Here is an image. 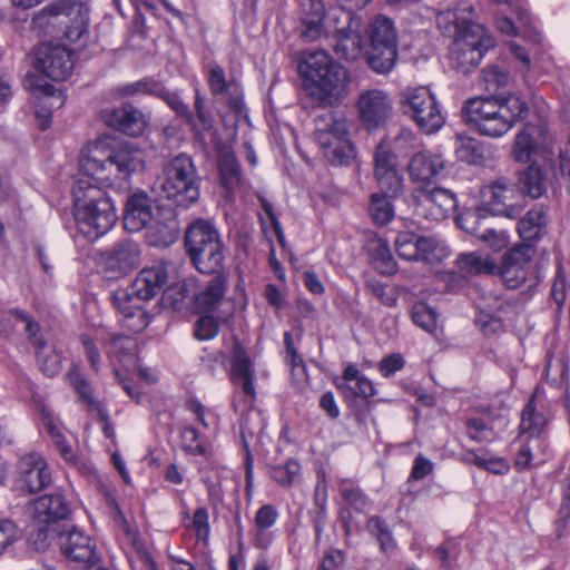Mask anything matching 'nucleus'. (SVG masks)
Listing matches in <instances>:
<instances>
[{"label": "nucleus", "mask_w": 570, "mask_h": 570, "mask_svg": "<svg viewBox=\"0 0 570 570\" xmlns=\"http://www.w3.org/2000/svg\"><path fill=\"white\" fill-rule=\"evenodd\" d=\"M29 341L36 348L37 361L42 373L49 377L58 375L62 368L61 356L55 351L53 346L37 334L29 337Z\"/></svg>", "instance_id": "f704fd0d"}, {"label": "nucleus", "mask_w": 570, "mask_h": 570, "mask_svg": "<svg viewBox=\"0 0 570 570\" xmlns=\"http://www.w3.org/2000/svg\"><path fill=\"white\" fill-rule=\"evenodd\" d=\"M75 217L80 229L90 237L106 234L116 223L111 199L88 180L79 179L72 187Z\"/></svg>", "instance_id": "39448f33"}, {"label": "nucleus", "mask_w": 570, "mask_h": 570, "mask_svg": "<svg viewBox=\"0 0 570 570\" xmlns=\"http://www.w3.org/2000/svg\"><path fill=\"white\" fill-rule=\"evenodd\" d=\"M139 245L131 239H122L102 254L104 271L110 278H120L140 264Z\"/></svg>", "instance_id": "a211bd4d"}, {"label": "nucleus", "mask_w": 570, "mask_h": 570, "mask_svg": "<svg viewBox=\"0 0 570 570\" xmlns=\"http://www.w3.org/2000/svg\"><path fill=\"white\" fill-rule=\"evenodd\" d=\"M37 67L46 77L63 81L73 67L71 53L62 46H42L37 53Z\"/></svg>", "instance_id": "412c9836"}, {"label": "nucleus", "mask_w": 570, "mask_h": 570, "mask_svg": "<svg viewBox=\"0 0 570 570\" xmlns=\"http://www.w3.org/2000/svg\"><path fill=\"white\" fill-rule=\"evenodd\" d=\"M298 72L307 95L322 105L333 106L347 94V69L323 50L305 52Z\"/></svg>", "instance_id": "7ed1b4c3"}, {"label": "nucleus", "mask_w": 570, "mask_h": 570, "mask_svg": "<svg viewBox=\"0 0 570 570\" xmlns=\"http://www.w3.org/2000/svg\"><path fill=\"white\" fill-rule=\"evenodd\" d=\"M415 242H419L417 233L412 230L400 232L394 242L397 255L405 261L416 259L417 252L414 249Z\"/></svg>", "instance_id": "603ef678"}, {"label": "nucleus", "mask_w": 570, "mask_h": 570, "mask_svg": "<svg viewBox=\"0 0 570 570\" xmlns=\"http://www.w3.org/2000/svg\"><path fill=\"white\" fill-rule=\"evenodd\" d=\"M468 436L475 442H484L492 434V426L481 417H469L465 421Z\"/></svg>", "instance_id": "bf43d9fd"}, {"label": "nucleus", "mask_w": 570, "mask_h": 570, "mask_svg": "<svg viewBox=\"0 0 570 570\" xmlns=\"http://www.w3.org/2000/svg\"><path fill=\"white\" fill-rule=\"evenodd\" d=\"M356 106L360 119L367 130H375L384 126L393 112L389 94L381 89L363 90Z\"/></svg>", "instance_id": "dca6fc26"}, {"label": "nucleus", "mask_w": 570, "mask_h": 570, "mask_svg": "<svg viewBox=\"0 0 570 570\" xmlns=\"http://www.w3.org/2000/svg\"><path fill=\"white\" fill-rule=\"evenodd\" d=\"M558 170L552 159H546L541 166L530 165L521 175L523 191L535 199L543 195L548 185L557 180Z\"/></svg>", "instance_id": "a878e982"}, {"label": "nucleus", "mask_w": 570, "mask_h": 570, "mask_svg": "<svg viewBox=\"0 0 570 570\" xmlns=\"http://www.w3.org/2000/svg\"><path fill=\"white\" fill-rule=\"evenodd\" d=\"M157 97L161 98L168 107L176 112L178 117L184 119V121L189 127H196V120L189 107L183 101L180 96L177 92L168 91L165 86H161V94Z\"/></svg>", "instance_id": "09e8293b"}, {"label": "nucleus", "mask_w": 570, "mask_h": 570, "mask_svg": "<svg viewBox=\"0 0 570 570\" xmlns=\"http://www.w3.org/2000/svg\"><path fill=\"white\" fill-rule=\"evenodd\" d=\"M547 215L542 207L530 209L518 223L519 236L525 242L540 239L546 233Z\"/></svg>", "instance_id": "c9c22d12"}, {"label": "nucleus", "mask_w": 570, "mask_h": 570, "mask_svg": "<svg viewBox=\"0 0 570 570\" xmlns=\"http://www.w3.org/2000/svg\"><path fill=\"white\" fill-rule=\"evenodd\" d=\"M106 353L120 363H132L136 357L137 342L128 335L112 334L104 341Z\"/></svg>", "instance_id": "4c0bfd02"}, {"label": "nucleus", "mask_w": 570, "mask_h": 570, "mask_svg": "<svg viewBox=\"0 0 570 570\" xmlns=\"http://www.w3.org/2000/svg\"><path fill=\"white\" fill-rule=\"evenodd\" d=\"M160 188L177 206L188 207L199 199L200 177L190 156L179 154L164 165Z\"/></svg>", "instance_id": "6e6552de"}, {"label": "nucleus", "mask_w": 570, "mask_h": 570, "mask_svg": "<svg viewBox=\"0 0 570 570\" xmlns=\"http://www.w3.org/2000/svg\"><path fill=\"white\" fill-rule=\"evenodd\" d=\"M527 112L525 101L511 92L471 98L462 108L464 122L491 138L505 135Z\"/></svg>", "instance_id": "f03ea898"}, {"label": "nucleus", "mask_w": 570, "mask_h": 570, "mask_svg": "<svg viewBox=\"0 0 570 570\" xmlns=\"http://www.w3.org/2000/svg\"><path fill=\"white\" fill-rule=\"evenodd\" d=\"M167 281V268L164 264L158 263L142 268L129 288L114 292L112 303L121 313L125 327L138 333L148 326L149 317L137 302L154 298L163 291Z\"/></svg>", "instance_id": "20e7f679"}, {"label": "nucleus", "mask_w": 570, "mask_h": 570, "mask_svg": "<svg viewBox=\"0 0 570 570\" xmlns=\"http://www.w3.org/2000/svg\"><path fill=\"white\" fill-rule=\"evenodd\" d=\"M157 216L153 212L151 199L144 193L131 195L125 207L124 226L129 232L146 228Z\"/></svg>", "instance_id": "cd10ccee"}, {"label": "nucleus", "mask_w": 570, "mask_h": 570, "mask_svg": "<svg viewBox=\"0 0 570 570\" xmlns=\"http://www.w3.org/2000/svg\"><path fill=\"white\" fill-rule=\"evenodd\" d=\"M71 8L67 1H55L38 11L32 18V23L38 27H45L48 23V18L58 17L60 14H69Z\"/></svg>", "instance_id": "6e6d98bb"}, {"label": "nucleus", "mask_w": 570, "mask_h": 570, "mask_svg": "<svg viewBox=\"0 0 570 570\" xmlns=\"http://www.w3.org/2000/svg\"><path fill=\"white\" fill-rule=\"evenodd\" d=\"M14 483L18 490L36 494L52 484V472L46 459L31 452L20 458L17 464Z\"/></svg>", "instance_id": "ddd939ff"}, {"label": "nucleus", "mask_w": 570, "mask_h": 570, "mask_svg": "<svg viewBox=\"0 0 570 570\" xmlns=\"http://www.w3.org/2000/svg\"><path fill=\"white\" fill-rule=\"evenodd\" d=\"M547 424L546 416L538 412L534 405V400H530L524 406L521 416L520 431L521 433H529L530 435H539Z\"/></svg>", "instance_id": "37998d69"}, {"label": "nucleus", "mask_w": 570, "mask_h": 570, "mask_svg": "<svg viewBox=\"0 0 570 570\" xmlns=\"http://www.w3.org/2000/svg\"><path fill=\"white\" fill-rule=\"evenodd\" d=\"M163 83L151 78H144L138 81L119 86L117 94L121 97H132L136 95L158 96L161 94Z\"/></svg>", "instance_id": "a18cd8bd"}, {"label": "nucleus", "mask_w": 570, "mask_h": 570, "mask_svg": "<svg viewBox=\"0 0 570 570\" xmlns=\"http://www.w3.org/2000/svg\"><path fill=\"white\" fill-rule=\"evenodd\" d=\"M395 169H399L397 156L393 153L390 144L382 140L374 153V174Z\"/></svg>", "instance_id": "8fccbe9b"}, {"label": "nucleus", "mask_w": 570, "mask_h": 570, "mask_svg": "<svg viewBox=\"0 0 570 570\" xmlns=\"http://www.w3.org/2000/svg\"><path fill=\"white\" fill-rule=\"evenodd\" d=\"M519 199H523V194L517 184L505 177H498L483 187L482 204L472 213L479 214V217H485L489 213L514 219L521 215L523 209Z\"/></svg>", "instance_id": "f8f14e48"}, {"label": "nucleus", "mask_w": 570, "mask_h": 570, "mask_svg": "<svg viewBox=\"0 0 570 570\" xmlns=\"http://www.w3.org/2000/svg\"><path fill=\"white\" fill-rule=\"evenodd\" d=\"M79 342L83 348V353L90 364V367L95 373H97L100 368L101 356L99 348L97 347L95 341L88 334H81L79 336Z\"/></svg>", "instance_id": "69168bd1"}, {"label": "nucleus", "mask_w": 570, "mask_h": 570, "mask_svg": "<svg viewBox=\"0 0 570 570\" xmlns=\"http://www.w3.org/2000/svg\"><path fill=\"white\" fill-rule=\"evenodd\" d=\"M157 216L146 227V239L149 245L167 247L176 242L179 234V224L173 209L156 208Z\"/></svg>", "instance_id": "393cba45"}, {"label": "nucleus", "mask_w": 570, "mask_h": 570, "mask_svg": "<svg viewBox=\"0 0 570 570\" xmlns=\"http://www.w3.org/2000/svg\"><path fill=\"white\" fill-rule=\"evenodd\" d=\"M400 107L421 131L434 134L444 125L445 118L428 87H407L400 94Z\"/></svg>", "instance_id": "9d476101"}, {"label": "nucleus", "mask_w": 570, "mask_h": 570, "mask_svg": "<svg viewBox=\"0 0 570 570\" xmlns=\"http://www.w3.org/2000/svg\"><path fill=\"white\" fill-rule=\"evenodd\" d=\"M364 55L372 71L390 73L397 61L399 36L394 21L382 13L368 19L363 30Z\"/></svg>", "instance_id": "423d86ee"}, {"label": "nucleus", "mask_w": 570, "mask_h": 570, "mask_svg": "<svg viewBox=\"0 0 570 570\" xmlns=\"http://www.w3.org/2000/svg\"><path fill=\"white\" fill-rule=\"evenodd\" d=\"M341 494L344 501L356 511H363L367 505V498L361 489L346 484L341 489Z\"/></svg>", "instance_id": "e2e57ef3"}, {"label": "nucleus", "mask_w": 570, "mask_h": 570, "mask_svg": "<svg viewBox=\"0 0 570 570\" xmlns=\"http://www.w3.org/2000/svg\"><path fill=\"white\" fill-rule=\"evenodd\" d=\"M230 363L232 382L239 385L246 395L253 397L255 395L254 364L236 336L232 338Z\"/></svg>", "instance_id": "b1692460"}, {"label": "nucleus", "mask_w": 570, "mask_h": 570, "mask_svg": "<svg viewBox=\"0 0 570 570\" xmlns=\"http://www.w3.org/2000/svg\"><path fill=\"white\" fill-rule=\"evenodd\" d=\"M548 131V126L543 120L539 124H527L522 131H520L513 146V158L518 163H527L530 160L534 146L544 139Z\"/></svg>", "instance_id": "7c9ffc66"}, {"label": "nucleus", "mask_w": 570, "mask_h": 570, "mask_svg": "<svg viewBox=\"0 0 570 570\" xmlns=\"http://www.w3.org/2000/svg\"><path fill=\"white\" fill-rule=\"evenodd\" d=\"M278 518L276 508L272 504L262 505L255 515V524L259 531L272 528Z\"/></svg>", "instance_id": "774afa93"}, {"label": "nucleus", "mask_w": 570, "mask_h": 570, "mask_svg": "<svg viewBox=\"0 0 570 570\" xmlns=\"http://www.w3.org/2000/svg\"><path fill=\"white\" fill-rule=\"evenodd\" d=\"M142 168V157L138 149L122 146L111 151L106 160L98 159L92 155H82L79 159V170L96 183L109 179V174L115 169L117 176L122 179L129 177L134 171ZM92 184L89 179H87Z\"/></svg>", "instance_id": "9b49d317"}, {"label": "nucleus", "mask_w": 570, "mask_h": 570, "mask_svg": "<svg viewBox=\"0 0 570 570\" xmlns=\"http://www.w3.org/2000/svg\"><path fill=\"white\" fill-rule=\"evenodd\" d=\"M474 18L473 6L465 1L441 11L436 17L439 30L452 39L450 65L464 75L476 68L484 55L495 47L492 35Z\"/></svg>", "instance_id": "f257e3e1"}, {"label": "nucleus", "mask_w": 570, "mask_h": 570, "mask_svg": "<svg viewBox=\"0 0 570 570\" xmlns=\"http://www.w3.org/2000/svg\"><path fill=\"white\" fill-rule=\"evenodd\" d=\"M18 540V528L10 519H0V556Z\"/></svg>", "instance_id": "338daca9"}, {"label": "nucleus", "mask_w": 570, "mask_h": 570, "mask_svg": "<svg viewBox=\"0 0 570 570\" xmlns=\"http://www.w3.org/2000/svg\"><path fill=\"white\" fill-rule=\"evenodd\" d=\"M194 109L196 111V127H190L195 132L207 131L213 126V117L205 109V100L200 95L199 90L195 91Z\"/></svg>", "instance_id": "13d9d810"}, {"label": "nucleus", "mask_w": 570, "mask_h": 570, "mask_svg": "<svg viewBox=\"0 0 570 570\" xmlns=\"http://www.w3.org/2000/svg\"><path fill=\"white\" fill-rule=\"evenodd\" d=\"M101 117L108 127L131 137L142 135L147 125L142 111L132 105L106 109L101 112Z\"/></svg>", "instance_id": "5701e85b"}, {"label": "nucleus", "mask_w": 570, "mask_h": 570, "mask_svg": "<svg viewBox=\"0 0 570 570\" xmlns=\"http://www.w3.org/2000/svg\"><path fill=\"white\" fill-rule=\"evenodd\" d=\"M326 7L323 0H299L296 32L304 42H315L326 35Z\"/></svg>", "instance_id": "f3484780"}, {"label": "nucleus", "mask_w": 570, "mask_h": 570, "mask_svg": "<svg viewBox=\"0 0 570 570\" xmlns=\"http://www.w3.org/2000/svg\"><path fill=\"white\" fill-rule=\"evenodd\" d=\"M213 275L214 277L207 283V285L193 295L195 309L198 313L213 311L224 296L226 288L225 276L222 272Z\"/></svg>", "instance_id": "2f4dec72"}, {"label": "nucleus", "mask_w": 570, "mask_h": 570, "mask_svg": "<svg viewBox=\"0 0 570 570\" xmlns=\"http://www.w3.org/2000/svg\"><path fill=\"white\" fill-rule=\"evenodd\" d=\"M455 154L460 160L470 165H481L484 160L482 144L472 137L458 136Z\"/></svg>", "instance_id": "79ce46f5"}, {"label": "nucleus", "mask_w": 570, "mask_h": 570, "mask_svg": "<svg viewBox=\"0 0 570 570\" xmlns=\"http://www.w3.org/2000/svg\"><path fill=\"white\" fill-rule=\"evenodd\" d=\"M315 139L324 157L334 166H345L355 157L348 138L347 120L343 115L326 112L315 118Z\"/></svg>", "instance_id": "1a4fd4ad"}, {"label": "nucleus", "mask_w": 570, "mask_h": 570, "mask_svg": "<svg viewBox=\"0 0 570 570\" xmlns=\"http://www.w3.org/2000/svg\"><path fill=\"white\" fill-rule=\"evenodd\" d=\"M392 197L382 193H374L368 202V215L372 222L377 226H385L394 218V206Z\"/></svg>", "instance_id": "58836bf2"}, {"label": "nucleus", "mask_w": 570, "mask_h": 570, "mask_svg": "<svg viewBox=\"0 0 570 570\" xmlns=\"http://www.w3.org/2000/svg\"><path fill=\"white\" fill-rule=\"evenodd\" d=\"M219 331V324L212 315L200 317L195 326V336L198 340H212Z\"/></svg>", "instance_id": "0e129e2a"}, {"label": "nucleus", "mask_w": 570, "mask_h": 570, "mask_svg": "<svg viewBox=\"0 0 570 570\" xmlns=\"http://www.w3.org/2000/svg\"><path fill=\"white\" fill-rule=\"evenodd\" d=\"M482 79L488 90L507 86L509 75L497 66H490L482 70Z\"/></svg>", "instance_id": "680f3d73"}, {"label": "nucleus", "mask_w": 570, "mask_h": 570, "mask_svg": "<svg viewBox=\"0 0 570 570\" xmlns=\"http://www.w3.org/2000/svg\"><path fill=\"white\" fill-rule=\"evenodd\" d=\"M413 322L429 333L436 330L435 312L424 303H416L412 309Z\"/></svg>", "instance_id": "864d4df0"}, {"label": "nucleus", "mask_w": 570, "mask_h": 570, "mask_svg": "<svg viewBox=\"0 0 570 570\" xmlns=\"http://www.w3.org/2000/svg\"><path fill=\"white\" fill-rule=\"evenodd\" d=\"M337 387L344 393L345 397L360 396L368 399L376 393L373 382L365 375L360 377L355 384H337Z\"/></svg>", "instance_id": "4d7b16f0"}, {"label": "nucleus", "mask_w": 570, "mask_h": 570, "mask_svg": "<svg viewBox=\"0 0 570 570\" xmlns=\"http://www.w3.org/2000/svg\"><path fill=\"white\" fill-rule=\"evenodd\" d=\"M24 87L31 91L40 92L42 95V105H45V107H41L40 109L36 110V117L38 119V127L41 130L48 129L51 124L50 109L55 107V102L52 101L47 104L46 100L51 98L56 100V107H61L65 104L66 97L62 95V92L56 95L55 86L48 83L45 79L33 75L27 76V78L24 79Z\"/></svg>", "instance_id": "bb28decb"}, {"label": "nucleus", "mask_w": 570, "mask_h": 570, "mask_svg": "<svg viewBox=\"0 0 570 570\" xmlns=\"http://www.w3.org/2000/svg\"><path fill=\"white\" fill-rule=\"evenodd\" d=\"M380 193L399 197L403 191V176L400 169L387 170L374 174Z\"/></svg>", "instance_id": "de8ad7c7"}, {"label": "nucleus", "mask_w": 570, "mask_h": 570, "mask_svg": "<svg viewBox=\"0 0 570 570\" xmlns=\"http://www.w3.org/2000/svg\"><path fill=\"white\" fill-rule=\"evenodd\" d=\"M373 259L376 269L382 275H392L396 272V262L386 243H381L374 249Z\"/></svg>", "instance_id": "5fc2aeb1"}, {"label": "nucleus", "mask_w": 570, "mask_h": 570, "mask_svg": "<svg viewBox=\"0 0 570 570\" xmlns=\"http://www.w3.org/2000/svg\"><path fill=\"white\" fill-rule=\"evenodd\" d=\"M421 203L435 209V219H444L456 207V198L453 193L444 188H433L421 191Z\"/></svg>", "instance_id": "473e14b6"}, {"label": "nucleus", "mask_w": 570, "mask_h": 570, "mask_svg": "<svg viewBox=\"0 0 570 570\" xmlns=\"http://www.w3.org/2000/svg\"><path fill=\"white\" fill-rule=\"evenodd\" d=\"M301 464L289 459L284 464L274 465L271 468V478L281 487L289 488L299 478Z\"/></svg>", "instance_id": "49530a36"}, {"label": "nucleus", "mask_w": 570, "mask_h": 570, "mask_svg": "<svg viewBox=\"0 0 570 570\" xmlns=\"http://www.w3.org/2000/svg\"><path fill=\"white\" fill-rule=\"evenodd\" d=\"M535 249L529 244H517L504 253L498 269L507 287L517 289L521 287L531 272V262Z\"/></svg>", "instance_id": "4468645a"}, {"label": "nucleus", "mask_w": 570, "mask_h": 570, "mask_svg": "<svg viewBox=\"0 0 570 570\" xmlns=\"http://www.w3.org/2000/svg\"><path fill=\"white\" fill-rule=\"evenodd\" d=\"M222 184L227 191L240 185V168L233 153H224L218 159Z\"/></svg>", "instance_id": "a19ab883"}, {"label": "nucleus", "mask_w": 570, "mask_h": 570, "mask_svg": "<svg viewBox=\"0 0 570 570\" xmlns=\"http://www.w3.org/2000/svg\"><path fill=\"white\" fill-rule=\"evenodd\" d=\"M43 425L50 435L53 444L58 449L60 455L67 462H76V455L73 453L72 446L67 441L63 433L59 430V428L55 424L51 412L47 407L41 409Z\"/></svg>", "instance_id": "ea45409f"}, {"label": "nucleus", "mask_w": 570, "mask_h": 570, "mask_svg": "<svg viewBox=\"0 0 570 570\" xmlns=\"http://www.w3.org/2000/svg\"><path fill=\"white\" fill-rule=\"evenodd\" d=\"M28 510L31 519L42 527L66 520L71 514L70 503L60 491L33 499Z\"/></svg>", "instance_id": "aec40b11"}, {"label": "nucleus", "mask_w": 570, "mask_h": 570, "mask_svg": "<svg viewBox=\"0 0 570 570\" xmlns=\"http://www.w3.org/2000/svg\"><path fill=\"white\" fill-rule=\"evenodd\" d=\"M455 264L459 271L468 275H491L498 269V265L491 256L476 252L460 254Z\"/></svg>", "instance_id": "72a5a7b5"}, {"label": "nucleus", "mask_w": 570, "mask_h": 570, "mask_svg": "<svg viewBox=\"0 0 570 570\" xmlns=\"http://www.w3.org/2000/svg\"><path fill=\"white\" fill-rule=\"evenodd\" d=\"M417 240L414 244V249L417 252L416 262L432 263L440 258V243L435 237L417 234Z\"/></svg>", "instance_id": "3c124183"}, {"label": "nucleus", "mask_w": 570, "mask_h": 570, "mask_svg": "<svg viewBox=\"0 0 570 570\" xmlns=\"http://www.w3.org/2000/svg\"><path fill=\"white\" fill-rule=\"evenodd\" d=\"M481 218L479 214L464 213L458 217V224L462 229L483 242L494 253H499L508 247V234L505 232H497L493 228L481 229L478 225Z\"/></svg>", "instance_id": "c85d7f7f"}, {"label": "nucleus", "mask_w": 570, "mask_h": 570, "mask_svg": "<svg viewBox=\"0 0 570 570\" xmlns=\"http://www.w3.org/2000/svg\"><path fill=\"white\" fill-rule=\"evenodd\" d=\"M20 324L28 337H33L40 330L39 324L23 311L9 309L0 315V336H9Z\"/></svg>", "instance_id": "e433bc0d"}, {"label": "nucleus", "mask_w": 570, "mask_h": 570, "mask_svg": "<svg viewBox=\"0 0 570 570\" xmlns=\"http://www.w3.org/2000/svg\"><path fill=\"white\" fill-rule=\"evenodd\" d=\"M185 248L191 265L202 274L219 273L224 268L225 250L216 227L206 219H196L185 232Z\"/></svg>", "instance_id": "0eeeda50"}, {"label": "nucleus", "mask_w": 570, "mask_h": 570, "mask_svg": "<svg viewBox=\"0 0 570 570\" xmlns=\"http://www.w3.org/2000/svg\"><path fill=\"white\" fill-rule=\"evenodd\" d=\"M188 527L195 530L198 540L206 541L210 532L208 510L205 507L197 508Z\"/></svg>", "instance_id": "052dcab7"}, {"label": "nucleus", "mask_w": 570, "mask_h": 570, "mask_svg": "<svg viewBox=\"0 0 570 570\" xmlns=\"http://www.w3.org/2000/svg\"><path fill=\"white\" fill-rule=\"evenodd\" d=\"M67 377L77 393L80 402L85 403L88 406H96L97 401L94 397V390L91 387L90 382L85 377V375L76 367L72 366Z\"/></svg>", "instance_id": "c03bdc74"}, {"label": "nucleus", "mask_w": 570, "mask_h": 570, "mask_svg": "<svg viewBox=\"0 0 570 570\" xmlns=\"http://www.w3.org/2000/svg\"><path fill=\"white\" fill-rule=\"evenodd\" d=\"M445 168V163L439 155L417 153L409 163V174L414 183L428 184L439 177Z\"/></svg>", "instance_id": "c756f323"}, {"label": "nucleus", "mask_w": 570, "mask_h": 570, "mask_svg": "<svg viewBox=\"0 0 570 570\" xmlns=\"http://www.w3.org/2000/svg\"><path fill=\"white\" fill-rule=\"evenodd\" d=\"M58 544L62 554L75 562L95 567L100 560L94 540L75 527L58 533Z\"/></svg>", "instance_id": "6ab92c4d"}, {"label": "nucleus", "mask_w": 570, "mask_h": 570, "mask_svg": "<svg viewBox=\"0 0 570 570\" xmlns=\"http://www.w3.org/2000/svg\"><path fill=\"white\" fill-rule=\"evenodd\" d=\"M342 26H335L333 31V49L337 57L345 60H356L363 51L361 35V18L348 11L341 12Z\"/></svg>", "instance_id": "2eb2a0df"}, {"label": "nucleus", "mask_w": 570, "mask_h": 570, "mask_svg": "<svg viewBox=\"0 0 570 570\" xmlns=\"http://www.w3.org/2000/svg\"><path fill=\"white\" fill-rule=\"evenodd\" d=\"M207 81L213 96L222 97L236 114L244 110L242 87L236 79H226L222 66L216 62L208 65Z\"/></svg>", "instance_id": "4be33fe9"}]
</instances>
